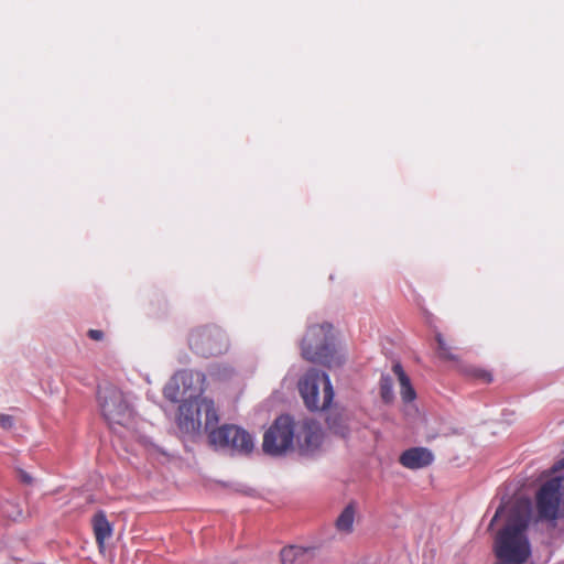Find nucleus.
<instances>
[{
  "instance_id": "dca6fc26",
  "label": "nucleus",
  "mask_w": 564,
  "mask_h": 564,
  "mask_svg": "<svg viewBox=\"0 0 564 564\" xmlns=\"http://www.w3.org/2000/svg\"><path fill=\"white\" fill-rule=\"evenodd\" d=\"M380 395L386 403H391L394 399L393 380L389 375H382L380 378Z\"/></svg>"
},
{
  "instance_id": "20e7f679",
  "label": "nucleus",
  "mask_w": 564,
  "mask_h": 564,
  "mask_svg": "<svg viewBox=\"0 0 564 564\" xmlns=\"http://www.w3.org/2000/svg\"><path fill=\"white\" fill-rule=\"evenodd\" d=\"M299 390L306 408L311 411L327 409L334 399L329 377L316 369H311L303 376L299 382Z\"/></svg>"
},
{
  "instance_id": "423d86ee",
  "label": "nucleus",
  "mask_w": 564,
  "mask_h": 564,
  "mask_svg": "<svg viewBox=\"0 0 564 564\" xmlns=\"http://www.w3.org/2000/svg\"><path fill=\"white\" fill-rule=\"evenodd\" d=\"M101 412L111 429L116 425L127 426L132 422L133 413L122 391L115 387H106L98 392Z\"/></svg>"
},
{
  "instance_id": "1a4fd4ad",
  "label": "nucleus",
  "mask_w": 564,
  "mask_h": 564,
  "mask_svg": "<svg viewBox=\"0 0 564 564\" xmlns=\"http://www.w3.org/2000/svg\"><path fill=\"white\" fill-rule=\"evenodd\" d=\"M295 437L300 452L304 455L312 454L322 444V427L316 421L305 419L295 429Z\"/></svg>"
},
{
  "instance_id": "9d476101",
  "label": "nucleus",
  "mask_w": 564,
  "mask_h": 564,
  "mask_svg": "<svg viewBox=\"0 0 564 564\" xmlns=\"http://www.w3.org/2000/svg\"><path fill=\"white\" fill-rule=\"evenodd\" d=\"M433 454L425 447H413L404 451L400 456V464L409 469H420L432 464Z\"/></svg>"
},
{
  "instance_id": "412c9836",
  "label": "nucleus",
  "mask_w": 564,
  "mask_h": 564,
  "mask_svg": "<svg viewBox=\"0 0 564 564\" xmlns=\"http://www.w3.org/2000/svg\"><path fill=\"white\" fill-rule=\"evenodd\" d=\"M562 468H564V457L553 465V467L550 469V474H556Z\"/></svg>"
},
{
  "instance_id": "2eb2a0df",
  "label": "nucleus",
  "mask_w": 564,
  "mask_h": 564,
  "mask_svg": "<svg viewBox=\"0 0 564 564\" xmlns=\"http://www.w3.org/2000/svg\"><path fill=\"white\" fill-rule=\"evenodd\" d=\"M356 503L349 502L336 519L335 527L337 531L349 534L354 530V522L356 517Z\"/></svg>"
},
{
  "instance_id": "f03ea898",
  "label": "nucleus",
  "mask_w": 564,
  "mask_h": 564,
  "mask_svg": "<svg viewBox=\"0 0 564 564\" xmlns=\"http://www.w3.org/2000/svg\"><path fill=\"white\" fill-rule=\"evenodd\" d=\"M531 520L529 503H518L509 509L507 519L494 539L496 563L524 564L531 556L527 530Z\"/></svg>"
},
{
  "instance_id": "4be33fe9",
  "label": "nucleus",
  "mask_w": 564,
  "mask_h": 564,
  "mask_svg": "<svg viewBox=\"0 0 564 564\" xmlns=\"http://www.w3.org/2000/svg\"><path fill=\"white\" fill-rule=\"evenodd\" d=\"M502 512H503V508H502V507H500V508H498V509H497V511H496V513H495L494 518H492V519H491V521H490L489 528H491V527L494 525V523H495V522L497 521V519L502 514Z\"/></svg>"
},
{
  "instance_id": "39448f33",
  "label": "nucleus",
  "mask_w": 564,
  "mask_h": 564,
  "mask_svg": "<svg viewBox=\"0 0 564 564\" xmlns=\"http://www.w3.org/2000/svg\"><path fill=\"white\" fill-rule=\"evenodd\" d=\"M188 347L197 356L209 358L229 349V339L224 329L215 324L193 328L188 334Z\"/></svg>"
},
{
  "instance_id": "0eeeda50",
  "label": "nucleus",
  "mask_w": 564,
  "mask_h": 564,
  "mask_svg": "<svg viewBox=\"0 0 564 564\" xmlns=\"http://www.w3.org/2000/svg\"><path fill=\"white\" fill-rule=\"evenodd\" d=\"M294 436L293 420L289 415H281L264 433L262 448L267 454L280 455L292 447Z\"/></svg>"
},
{
  "instance_id": "7ed1b4c3",
  "label": "nucleus",
  "mask_w": 564,
  "mask_h": 564,
  "mask_svg": "<svg viewBox=\"0 0 564 564\" xmlns=\"http://www.w3.org/2000/svg\"><path fill=\"white\" fill-rule=\"evenodd\" d=\"M301 355L311 362L328 368L339 367L344 362L334 345L333 326L328 323L312 325L301 341Z\"/></svg>"
},
{
  "instance_id": "b1692460",
  "label": "nucleus",
  "mask_w": 564,
  "mask_h": 564,
  "mask_svg": "<svg viewBox=\"0 0 564 564\" xmlns=\"http://www.w3.org/2000/svg\"><path fill=\"white\" fill-rule=\"evenodd\" d=\"M195 375H196L197 379H204V375H202V373H199V372H197V373H195Z\"/></svg>"
},
{
  "instance_id": "f3484780",
  "label": "nucleus",
  "mask_w": 564,
  "mask_h": 564,
  "mask_svg": "<svg viewBox=\"0 0 564 564\" xmlns=\"http://www.w3.org/2000/svg\"><path fill=\"white\" fill-rule=\"evenodd\" d=\"M465 372L470 378L480 381L482 383H490L492 381V375L489 370L476 367V366H469L465 369Z\"/></svg>"
},
{
  "instance_id": "f8f14e48",
  "label": "nucleus",
  "mask_w": 564,
  "mask_h": 564,
  "mask_svg": "<svg viewBox=\"0 0 564 564\" xmlns=\"http://www.w3.org/2000/svg\"><path fill=\"white\" fill-rule=\"evenodd\" d=\"M93 530L96 539V543L98 549L102 551L105 549V542L112 534V527L110 522L107 520V517L104 511L97 512L93 517Z\"/></svg>"
},
{
  "instance_id": "9b49d317",
  "label": "nucleus",
  "mask_w": 564,
  "mask_h": 564,
  "mask_svg": "<svg viewBox=\"0 0 564 564\" xmlns=\"http://www.w3.org/2000/svg\"><path fill=\"white\" fill-rule=\"evenodd\" d=\"M314 557V550L296 545L285 546L280 552L282 564H308Z\"/></svg>"
},
{
  "instance_id": "ddd939ff",
  "label": "nucleus",
  "mask_w": 564,
  "mask_h": 564,
  "mask_svg": "<svg viewBox=\"0 0 564 564\" xmlns=\"http://www.w3.org/2000/svg\"><path fill=\"white\" fill-rule=\"evenodd\" d=\"M193 377L194 373L191 371L183 370L177 372L164 388V395L171 401L176 402L180 395V384L186 386L193 381Z\"/></svg>"
},
{
  "instance_id": "5701e85b",
  "label": "nucleus",
  "mask_w": 564,
  "mask_h": 564,
  "mask_svg": "<svg viewBox=\"0 0 564 564\" xmlns=\"http://www.w3.org/2000/svg\"><path fill=\"white\" fill-rule=\"evenodd\" d=\"M23 480H24L25 482H30V481H31V477H29V476L24 475V476H23Z\"/></svg>"
},
{
  "instance_id": "6e6552de",
  "label": "nucleus",
  "mask_w": 564,
  "mask_h": 564,
  "mask_svg": "<svg viewBox=\"0 0 564 564\" xmlns=\"http://www.w3.org/2000/svg\"><path fill=\"white\" fill-rule=\"evenodd\" d=\"M563 490V476H554L541 486L535 497L536 510L541 519L550 521L557 519Z\"/></svg>"
},
{
  "instance_id": "a211bd4d",
  "label": "nucleus",
  "mask_w": 564,
  "mask_h": 564,
  "mask_svg": "<svg viewBox=\"0 0 564 564\" xmlns=\"http://www.w3.org/2000/svg\"><path fill=\"white\" fill-rule=\"evenodd\" d=\"M437 341L438 356L445 360H457V356L452 351L453 347L448 345L441 333L435 334Z\"/></svg>"
},
{
  "instance_id": "4468645a",
  "label": "nucleus",
  "mask_w": 564,
  "mask_h": 564,
  "mask_svg": "<svg viewBox=\"0 0 564 564\" xmlns=\"http://www.w3.org/2000/svg\"><path fill=\"white\" fill-rule=\"evenodd\" d=\"M392 370L400 382V394L403 402H412L416 398V393L411 384L410 378L403 370V367L401 364L395 362L392 367Z\"/></svg>"
},
{
  "instance_id": "6ab92c4d",
  "label": "nucleus",
  "mask_w": 564,
  "mask_h": 564,
  "mask_svg": "<svg viewBox=\"0 0 564 564\" xmlns=\"http://www.w3.org/2000/svg\"><path fill=\"white\" fill-rule=\"evenodd\" d=\"M0 426L4 430H10L13 426V417L9 414H1Z\"/></svg>"
},
{
  "instance_id": "f257e3e1",
  "label": "nucleus",
  "mask_w": 564,
  "mask_h": 564,
  "mask_svg": "<svg viewBox=\"0 0 564 564\" xmlns=\"http://www.w3.org/2000/svg\"><path fill=\"white\" fill-rule=\"evenodd\" d=\"M218 422V410L208 398H191L178 406L176 423L182 434L189 437L198 436L204 426L213 446L243 455L252 452L253 438L247 431L234 424L216 427Z\"/></svg>"
},
{
  "instance_id": "aec40b11",
  "label": "nucleus",
  "mask_w": 564,
  "mask_h": 564,
  "mask_svg": "<svg viewBox=\"0 0 564 564\" xmlns=\"http://www.w3.org/2000/svg\"><path fill=\"white\" fill-rule=\"evenodd\" d=\"M87 335L90 339L96 340V341H100L105 337L104 332L99 330V329H89Z\"/></svg>"
}]
</instances>
